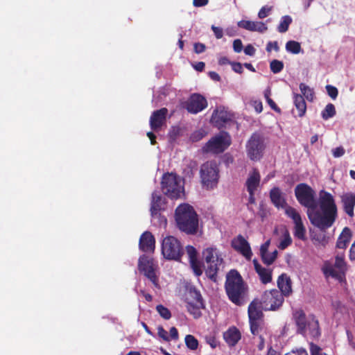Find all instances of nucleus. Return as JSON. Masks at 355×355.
<instances>
[{
    "instance_id": "1",
    "label": "nucleus",
    "mask_w": 355,
    "mask_h": 355,
    "mask_svg": "<svg viewBox=\"0 0 355 355\" xmlns=\"http://www.w3.org/2000/svg\"><path fill=\"white\" fill-rule=\"evenodd\" d=\"M295 196L298 202L307 208L308 218L314 227L325 231L334 225L338 216V209L331 193L324 190L320 191V211L317 210L315 191L307 184H298L295 188Z\"/></svg>"
},
{
    "instance_id": "2",
    "label": "nucleus",
    "mask_w": 355,
    "mask_h": 355,
    "mask_svg": "<svg viewBox=\"0 0 355 355\" xmlns=\"http://www.w3.org/2000/svg\"><path fill=\"white\" fill-rule=\"evenodd\" d=\"M225 291L233 304L241 306L245 302L248 286L241 274L236 270L232 269L226 275Z\"/></svg>"
},
{
    "instance_id": "3",
    "label": "nucleus",
    "mask_w": 355,
    "mask_h": 355,
    "mask_svg": "<svg viewBox=\"0 0 355 355\" xmlns=\"http://www.w3.org/2000/svg\"><path fill=\"white\" fill-rule=\"evenodd\" d=\"M175 219L178 229L187 234H196L198 230V216L193 207L183 203L177 207Z\"/></svg>"
},
{
    "instance_id": "4",
    "label": "nucleus",
    "mask_w": 355,
    "mask_h": 355,
    "mask_svg": "<svg viewBox=\"0 0 355 355\" xmlns=\"http://www.w3.org/2000/svg\"><path fill=\"white\" fill-rule=\"evenodd\" d=\"M206 262L205 274L209 279L216 282L219 267L223 263V259L216 248H207L202 252Z\"/></svg>"
},
{
    "instance_id": "5",
    "label": "nucleus",
    "mask_w": 355,
    "mask_h": 355,
    "mask_svg": "<svg viewBox=\"0 0 355 355\" xmlns=\"http://www.w3.org/2000/svg\"><path fill=\"white\" fill-rule=\"evenodd\" d=\"M161 186L164 194L171 199L179 198L184 192L182 179L173 173H165L163 175Z\"/></svg>"
},
{
    "instance_id": "6",
    "label": "nucleus",
    "mask_w": 355,
    "mask_h": 355,
    "mask_svg": "<svg viewBox=\"0 0 355 355\" xmlns=\"http://www.w3.org/2000/svg\"><path fill=\"white\" fill-rule=\"evenodd\" d=\"M232 144L228 132L223 131L211 137L202 147L205 153L220 154L223 153Z\"/></svg>"
},
{
    "instance_id": "7",
    "label": "nucleus",
    "mask_w": 355,
    "mask_h": 355,
    "mask_svg": "<svg viewBox=\"0 0 355 355\" xmlns=\"http://www.w3.org/2000/svg\"><path fill=\"white\" fill-rule=\"evenodd\" d=\"M162 253L166 259L179 261L184 254V250L177 238L167 236L162 242Z\"/></svg>"
},
{
    "instance_id": "8",
    "label": "nucleus",
    "mask_w": 355,
    "mask_h": 355,
    "mask_svg": "<svg viewBox=\"0 0 355 355\" xmlns=\"http://www.w3.org/2000/svg\"><path fill=\"white\" fill-rule=\"evenodd\" d=\"M266 148L263 136L259 132H254L245 145L246 154L252 161L260 160Z\"/></svg>"
},
{
    "instance_id": "9",
    "label": "nucleus",
    "mask_w": 355,
    "mask_h": 355,
    "mask_svg": "<svg viewBox=\"0 0 355 355\" xmlns=\"http://www.w3.org/2000/svg\"><path fill=\"white\" fill-rule=\"evenodd\" d=\"M261 304L259 299H254L248 306V313L250 331L253 335H258L263 318Z\"/></svg>"
},
{
    "instance_id": "10",
    "label": "nucleus",
    "mask_w": 355,
    "mask_h": 355,
    "mask_svg": "<svg viewBox=\"0 0 355 355\" xmlns=\"http://www.w3.org/2000/svg\"><path fill=\"white\" fill-rule=\"evenodd\" d=\"M282 294L277 289L266 291L259 300L265 311H275L282 306L284 302Z\"/></svg>"
},
{
    "instance_id": "11",
    "label": "nucleus",
    "mask_w": 355,
    "mask_h": 355,
    "mask_svg": "<svg viewBox=\"0 0 355 355\" xmlns=\"http://www.w3.org/2000/svg\"><path fill=\"white\" fill-rule=\"evenodd\" d=\"M323 272L327 277H331L338 280H342L347 270V264L343 253L338 254L335 257L334 264H325L322 268Z\"/></svg>"
},
{
    "instance_id": "12",
    "label": "nucleus",
    "mask_w": 355,
    "mask_h": 355,
    "mask_svg": "<svg viewBox=\"0 0 355 355\" xmlns=\"http://www.w3.org/2000/svg\"><path fill=\"white\" fill-rule=\"evenodd\" d=\"M200 178L202 184L212 188L218 182V169L214 162H207L201 166Z\"/></svg>"
},
{
    "instance_id": "13",
    "label": "nucleus",
    "mask_w": 355,
    "mask_h": 355,
    "mask_svg": "<svg viewBox=\"0 0 355 355\" xmlns=\"http://www.w3.org/2000/svg\"><path fill=\"white\" fill-rule=\"evenodd\" d=\"M207 105V101L205 96L194 93L184 103V107L191 114H198L205 110Z\"/></svg>"
},
{
    "instance_id": "14",
    "label": "nucleus",
    "mask_w": 355,
    "mask_h": 355,
    "mask_svg": "<svg viewBox=\"0 0 355 355\" xmlns=\"http://www.w3.org/2000/svg\"><path fill=\"white\" fill-rule=\"evenodd\" d=\"M231 245L234 250L250 261L252 256V250L248 241L239 234L232 240Z\"/></svg>"
},
{
    "instance_id": "15",
    "label": "nucleus",
    "mask_w": 355,
    "mask_h": 355,
    "mask_svg": "<svg viewBox=\"0 0 355 355\" xmlns=\"http://www.w3.org/2000/svg\"><path fill=\"white\" fill-rule=\"evenodd\" d=\"M168 109L162 107L154 111L149 120L150 128L154 131H159L162 126L166 125Z\"/></svg>"
},
{
    "instance_id": "16",
    "label": "nucleus",
    "mask_w": 355,
    "mask_h": 355,
    "mask_svg": "<svg viewBox=\"0 0 355 355\" xmlns=\"http://www.w3.org/2000/svg\"><path fill=\"white\" fill-rule=\"evenodd\" d=\"M232 115L227 111L224 107H219L216 109L211 115V121L214 126L222 128L225 125L231 121Z\"/></svg>"
},
{
    "instance_id": "17",
    "label": "nucleus",
    "mask_w": 355,
    "mask_h": 355,
    "mask_svg": "<svg viewBox=\"0 0 355 355\" xmlns=\"http://www.w3.org/2000/svg\"><path fill=\"white\" fill-rule=\"evenodd\" d=\"M343 211L350 218L354 216L355 192H347L340 196Z\"/></svg>"
},
{
    "instance_id": "18",
    "label": "nucleus",
    "mask_w": 355,
    "mask_h": 355,
    "mask_svg": "<svg viewBox=\"0 0 355 355\" xmlns=\"http://www.w3.org/2000/svg\"><path fill=\"white\" fill-rule=\"evenodd\" d=\"M139 249L144 252H154L155 249V239L151 232H144L139 239Z\"/></svg>"
},
{
    "instance_id": "19",
    "label": "nucleus",
    "mask_w": 355,
    "mask_h": 355,
    "mask_svg": "<svg viewBox=\"0 0 355 355\" xmlns=\"http://www.w3.org/2000/svg\"><path fill=\"white\" fill-rule=\"evenodd\" d=\"M269 196L271 202L277 209H284L288 206L285 194L278 187H275L270 189Z\"/></svg>"
},
{
    "instance_id": "20",
    "label": "nucleus",
    "mask_w": 355,
    "mask_h": 355,
    "mask_svg": "<svg viewBox=\"0 0 355 355\" xmlns=\"http://www.w3.org/2000/svg\"><path fill=\"white\" fill-rule=\"evenodd\" d=\"M159 266L153 258L145 254L141 256L138 261V270L141 274L153 270H158Z\"/></svg>"
},
{
    "instance_id": "21",
    "label": "nucleus",
    "mask_w": 355,
    "mask_h": 355,
    "mask_svg": "<svg viewBox=\"0 0 355 355\" xmlns=\"http://www.w3.org/2000/svg\"><path fill=\"white\" fill-rule=\"evenodd\" d=\"M277 286L282 297H288L293 293L292 281L291 277L286 273L280 275L277 279Z\"/></svg>"
},
{
    "instance_id": "22",
    "label": "nucleus",
    "mask_w": 355,
    "mask_h": 355,
    "mask_svg": "<svg viewBox=\"0 0 355 355\" xmlns=\"http://www.w3.org/2000/svg\"><path fill=\"white\" fill-rule=\"evenodd\" d=\"M293 320L297 326V332L305 336L306 334V324L308 319L302 309H298L294 311L293 314Z\"/></svg>"
},
{
    "instance_id": "23",
    "label": "nucleus",
    "mask_w": 355,
    "mask_h": 355,
    "mask_svg": "<svg viewBox=\"0 0 355 355\" xmlns=\"http://www.w3.org/2000/svg\"><path fill=\"white\" fill-rule=\"evenodd\" d=\"M261 175L259 170L254 168L249 173L245 182V187L248 192H255L259 187Z\"/></svg>"
},
{
    "instance_id": "24",
    "label": "nucleus",
    "mask_w": 355,
    "mask_h": 355,
    "mask_svg": "<svg viewBox=\"0 0 355 355\" xmlns=\"http://www.w3.org/2000/svg\"><path fill=\"white\" fill-rule=\"evenodd\" d=\"M239 28L250 31L263 33L268 30L267 26L262 21L241 20L237 23Z\"/></svg>"
},
{
    "instance_id": "25",
    "label": "nucleus",
    "mask_w": 355,
    "mask_h": 355,
    "mask_svg": "<svg viewBox=\"0 0 355 355\" xmlns=\"http://www.w3.org/2000/svg\"><path fill=\"white\" fill-rule=\"evenodd\" d=\"M252 262L254 270L259 275L261 282L263 284L271 282L272 275V270L263 267L256 259H254Z\"/></svg>"
},
{
    "instance_id": "26",
    "label": "nucleus",
    "mask_w": 355,
    "mask_h": 355,
    "mask_svg": "<svg viewBox=\"0 0 355 355\" xmlns=\"http://www.w3.org/2000/svg\"><path fill=\"white\" fill-rule=\"evenodd\" d=\"M241 338V332L236 327H231L223 333V338L230 347L235 346Z\"/></svg>"
},
{
    "instance_id": "27",
    "label": "nucleus",
    "mask_w": 355,
    "mask_h": 355,
    "mask_svg": "<svg viewBox=\"0 0 355 355\" xmlns=\"http://www.w3.org/2000/svg\"><path fill=\"white\" fill-rule=\"evenodd\" d=\"M309 331V335L313 338H318L321 333L318 319L313 315H310L306 324V332Z\"/></svg>"
},
{
    "instance_id": "28",
    "label": "nucleus",
    "mask_w": 355,
    "mask_h": 355,
    "mask_svg": "<svg viewBox=\"0 0 355 355\" xmlns=\"http://www.w3.org/2000/svg\"><path fill=\"white\" fill-rule=\"evenodd\" d=\"M164 204V200L162 196L157 192L155 191L152 193V200L150 206V213L152 216H155L159 214L162 209V206Z\"/></svg>"
},
{
    "instance_id": "29",
    "label": "nucleus",
    "mask_w": 355,
    "mask_h": 355,
    "mask_svg": "<svg viewBox=\"0 0 355 355\" xmlns=\"http://www.w3.org/2000/svg\"><path fill=\"white\" fill-rule=\"evenodd\" d=\"M351 239V230L347 227H344L337 239L336 248L339 249H345L347 247V245L349 244Z\"/></svg>"
},
{
    "instance_id": "30",
    "label": "nucleus",
    "mask_w": 355,
    "mask_h": 355,
    "mask_svg": "<svg viewBox=\"0 0 355 355\" xmlns=\"http://www.w3.org/2000/svg\"><path fill=\"white\" fill-rule=\"evenodd\" d=\"M293 103L297 110L298 116H304L306 111V103L303 96L301 94H295L293 96Z\"/></svg>"
},
{
    "instance_id": "31",
    "label": "nucleus",
    "mask_w": 355,
    "mask_h": 355,
    "mask_svg": "<svg viewBox=\"0 0 355 355\" xmlns=\"http://www.w3.org/2000/svg\"><path fill=\"white\" fill-rule=\"evenodd\" d=\"M203 302H188L187 304V311L191 314L195 318H198L201 316V309H204Z\"/></svg>"
},
{
    "instance_id": "32",
    "label": "nucleus",
    "mask_w": 355,
    "mask_h": 355,
    "mask_svg": "<svg viewBox=\"0 0 355 355\" xmlns=\"http://www.w3.org/2000/svg\"><path fill=\"white\" fill-rule=\"evenodd\" d=\"M159 269L158 270H153L143 274L152 284L156 289H160L159 284Z\"/></svg>"
},
{
    "instance_id": "33",
    "label": "nucleus",
    "mask_w": 355,
    "mask_h": 355,
    "mask_svg": "<svg viewBox=\"0 0 355 355\" xmlns=\"http://www.w3.org/2000/svg\"><path fill=\"white\" fill-rule=\"evenodd\" d=\"M284 209L286 215L293 220L295 225L302 221L300 213L294 207L288 205Z\"/></svg>"
},
{
    "instance_id": "34",
    "label": "nucleus",
    "mask_w": 355,
    "mask_h": 355,
    "mask_svg": "<svg viewBox=\"0 0 355 355\" xmlns=\"http://www.w3.org/2000/svg\"><path fill=\"white\" fill-rule=\"evenodd\" d=\"M292 18L289 15H284L282 17L280 23L277 26V31L279 33H285L288 30L289 26L292 23Z\"/></svg>"
},
{
    "instance_id": "35",
    "label": "nucleus",
    "mask_w": 355,
    "mask_h": 355,
    "mask_svg": "<svg viewBox=\"0 0 355 355\" xmlns=\"http://www.w3.org/2000/svg\"><path fill=\"white\" fill-rule=\"evenodd\" d=\"M292 243V239L291 237L290 233L287 230H284L282 239H281L279 244L278 245V248L280 250H285Z\"/></svg>"
},
{
    "instance_id": "36",
    "label": "nucleus",
    "mask_w": 355,
    "mask_h": 355,
    "mask_svg": "<svg viewBox=\"0 0 355 355\" xmlns=\"http://www.w3.org/2000/svg\"><path fill=\"white\" fill-rule=\"evenodd\" d=\"M300 89L301 93L309 101H312L314 98V92L313 89L310 88L309 86L305 85L304 83L300 84Z\"/></svg>"
},
{
    "instance_id": "37",
    "label": "nucleus",
    "mask_w": 355,
    "mask_h": 355,
    "mask_svg": "<svg viewBox=\"0 0 355 355\" xmlns=\"http://www.w3.org/2000/svg\"><path fill=\"white\" fill-rule=\"evenodd\" d=\"M336 108L332 103H328L322 111L321 115L324 120H327L336 115Z\"/></svg>"
},
{
    "instance_id": "38",
    "label": "nucleus",
    "mask_w": 355,
    "mask_h": 355,
    "mask_svg": "<svg viewBox=\"0 0 355 355\" xmlns=\"http://www.w3.org/2000/svg\"><path fill=\"white\" fill-rule=\"evenodd\" d=\"M294 236L302 241L306 239V229L303 225L302 221L295 225Z\"/></svg>"
},
{
    "instance_id": "39",
    "label": "nucleus",
    "mask_w": 355,
    "mask_h": 355,
    "mask_svg": "<svg viewBox=\"0 0 355 355\" xmlns=\"http://www.w3.org/2000/svg\"><path fill=\"white\" fill-rule=\"evenodd\" d=\"M286 49L290 53L297 54L301 51V45L298 42L290 40L286 44Z\"/></svg>"
},
{
    "instance_id": "40",
    "label": "nucleus",
    "mask_w": 355,
    "mask_h": 355,
    "mask_svg": "<svg viewBox=\"0 0 355 355\" xmlns=\"http://www.w3.org/2000/svg\"><path fill=\"white\" fill-rule=\"evenodd\" d=\"M278 252L277 250L272 252H267L263 257H261L263 263L267 266L272 264L277 258Z\"/></svg>"
},
{
    "instance_id": "41",
    "label": "nucleus",
    "mask_w": 355,
    "mask_h": 355,
    "mask_svg": "<svg viewBox=\"0 0 355 355\" xmlns=\"http://www.w3.org/2000/svg\"><path fill=\"white\" fill-rule=\"evenodd\" d=\"M186 346L191 350H196L198 347V340L192 335H187L184 338Z\"/></svg>"
},
{
    "instance_id": "42",
    "label": "nucleus",
    "mask_w": 355,
    "mask_h": 355,
    "mask_svg": "<svg viewBox=\"0 0 355 355\" xmlns=\"http://www.w3.org/2000/svg\"><path fill=\"white\" fill-rule=\"evenodd\" d=\"M284 62L278 60H273L270 62V69L273 73H278L284 69Z\"/></svg>"
},
{
    "instance_id": "43",
    "label": "nucleus",
    "mask_w": 355,
    "mask_h": 355,
    "mask_svg": "<svg viewBox=\"0 0 355 355\" xmlns=\"http://www.w3.org/2000/svg\"><path fill=\"white\" fill-rule=\"evenodd\" d=\"M156 310L159 313V315L164 320H169L171 318V313L170 310L162 304L157 305L156 306Z\"/></svg>"
},
{
    "instance_id": "44",
    "label": "nucleus",
    "mask_w": 355,
    "mask_h": 355,
    "mask_svg": "<svg viewBox=\"0 0 355 355\" xmlns=\"http://www.w3.org/2000/svg\"><path fill=\"white\" fill-rule=\"evenodd\" d=\"M191 264V267L193 270L194 274L199 277L202 274V270L201 267L200 263L198 261V259L193 260L189 261Z\"/></svg>"
},
{
    "instance_id": "45",
    "label": "nucleus",
    "mask_w": 355,
    "mask_h": 355,
    "mask_svg": "<svg viewBox=\"0 0 355 355\" xmlns=\"http://www.w3.org/2000/svg\"><path fill=\"white\" fill-rule=\"evenodd\" d=\"M186 252H187V254H188L189 261L198 259L197 251L193 246L187 245L186 247Z\"/></svg>"
},
{
    "instance_id": "46",
    "label": "nucleus",
    "mask_w": 355,
    "mask_h": 355,
    "mask_svg": "<svg viewBox=\"0 0 355 355\" xmlns=\"http://www.w3.org/2000/svg\"><path fill=\"white\" fill-rule=\"evenodd\" d=\"M272 6H263L258 12V17L259 19H263L266 17L272 11Z\"/></svg>"
},
{
    "instance_id": "47",
    "label": "nucleus",
    "mask_w": 355,
    "mask_h": 355,
    "mask_svg": "<svg viewBox=\"0 0 355 355\" xmlns=\"http://www.w3.org/2000/svg\"><path fill=\"white\" fill-rule=\"evenodd\" d=\"M326 90L327 92L328 95L332 98L336 99L338 94V89L331 85H327L326 86Z\"/></svg>"
},
{
    "instance_id": "48",
    "label": "nucleus",
    "mask_w": 355,
    "mask_h": 355,
    "mask_svg": "<svg viewBox=\"0 0 355 355\" xmlns=\"http://www.w3.org/2000/svg\"><path fill=\"white\" fill-rule=\"evenodd\" d=\"M190 294L193 297L192 302H203V299L200 291H197L195 288L190 289Z\"/></svg>"
},
{
    "instance_id": "49",
    "label": "nucleus",
    "mask_w": 355,
    "mask_h": 355,
    "mask_svg": "<svg viewBox=\"0 0 355 355\" xmlns=\"http://www.w3.org/2000/svg\"><path fill=\"white\" fill-rule=\"evenodd\" d=\"M157 334L159 338L163 339L164 341H169L170 338L168 335V332L163 328V327L159 326L157 328Z\"/></svg>"
},
{
    "instance_id": "50",
    "label": "nucleus",
    "mask_w": 355,
    "mask_h": 355,
    "mask_svg": "<svg viewBox=\"0 0 355 355\" xmlns=\"http://www.w3.org/2000/svg\"><path fill=\"white\" fill-rule=\"evenodd\" d=\"M265 97L266 98L267 103L270 105L272 110H275V112L280 113L281 110L280 108L277 105V104L275 103V101L269 97V95L267 94H265Z\"/></svg>"
},
{
    "instance_id": "51",
    "label": "nucleus",
    "mask_w": 355,
    "mask_h": 355,
    "mask_svg": "<svg viewBox=\"0 0 355 355\" xmlns=\"http://www.w3.org/2000/svg\"><path fill=\"white\" fill-rule=\"evenodd\" d=\"M194 52L197 54L202 53L206 50V46L200 42H196L193 44Z\"/></svg>"
},
{
    "instance_id": "52",
    "label": "nucleus",
    "mask_w": 355,
    "mask_h": 355,
    "mask_svg": "<svg viewBox=\"0 0 355 355\" xmlns=\"http://www.w3.org/2000/svg\"><path fill=\"white\" fill-rule=\"evenodd\" d=\"M345 150L343 146H339L332 150V154L334 157H340L344 155Z\"/></svg>"
},
{
    "instance_id": "53",
    "label": "nucleus",
    "mask_w": 355,
    "mask_h": 355,
    "mask_svg": "<svg viewBox=\"0 0 355 355\" xmlns=\"http://www.w3.org/2000/svg\"><path fill=\"white\" fill-rule=\"evenodd\" d=\"M211 28L213 31L214 35L217 39H220L223 37V31L222 28L212 25Z\"/></svg>"
},
{
    "instance_id": "54",
    "label": "nucleus",
    "mask_w": 355,
    "mask_h": 355,
    "mask_svg": "<svg viewBox=\"0 0 355 355\" xmlns=\"http://www.w3.org/2000/svg\"><path fill=\"white\" fill-rule=\"evenodd\" d=\"M233 49L236 53H240L243 49V44L240 39H236L233 42Z\"/></svg>"
},
{
    "instance_id": "55",
    "label": "nucleus",
    "mask_w": 355,
    "mask_h": 355,
    "mask_svg": "<svg viewBox=\"0 0 355 355\" xmlns=\"http://www.w3.org/2000/svg\"><path fill=\"white\" fill-rule=\"evenodd\" d=\"M230 64L232 65V69L234 72L240 74L243 73V66L240 62H233L230 63Z\"/></svg>"
},
{
    "instance_id": "56",
    "label": "nucleus",
    "mask_w": 355,
    "mask_h": 355,
    "mask_svg": "<svg viewBox=\"0 0 355 355\" xmlns=\"http://www.w3.org/2000/svg\"><path fill=\"white\" fill-rule=\"evenodd\" d=\"M266 49L268 52H270L272 49H274L275 51H278L279 48L277 42H268L266 45Z\"/></svg>"
},
{
    "instance_id": "57",
    "label": "nucleus",
    "mask_w": 355,
    "mask_h": 355,
    "mask_svg": "<svg viewBox=\"0 0 355 355\" xmlns=\"http://www.w3.org/2000/svg\"><path fill=\"white\" fill-rule=\"evenodd\" d=\"M270 240H268L267 241H266L263 244H262L261 245V248H260V256L261 257H263L265 254L268 252V248L270 245Z\"/></svg>"
},
{
    "instance_id": "58",
    "label": "nucleus",
    "mask_w": 355,
    "mask_h": 355,
    "mask_svg": "<svg viewBox=\"0 0 355 355\" xmlns=\"http://www.w3.org/2000/svg\"><path fill=\"white\" fill-rule=\"evenodd\" d=\"M284 355H309L306 349L300 348L296 350H292Z\"/></svg>"
},
{
    "instance_id": "59",
    "label": "nucleus",
    "mask_w": 355,
    "mask_h": 355,
    "mask_svg": "<svg viewBox=\"0 0 355 355\" xmlns=\"http://www.w3.org/2000/svg\"><path fill=\"white\" fill-rule=\"evenodd\" d=\"M244 53L248 55L252 56L255 53V49L252 44H248L245 47Z\"/></svg>"
},
{
    "instance_id": "60",
    "label": "nucleus",
    "mask_w": 355,
    "mask_h": 355,
    "mask_svg": "<svg viewBox=\"0 0 355 355\" xmlns=\"http://www.w3.org/2000/svg\"><path fill=\"white\" fill-rule=\"evenodd\" d=\"M209 0H193V5L195 7H202L207 5Z\"/></svg>"
},
{
    "instance_id": "61",
    "label": "nucleus",
    "mask_w": 355,
    "mask_h": 355,
    "mask_svg": "<svg viewBox=\"0 0 355 355\" xmlns=\"http://www.w3.org/2000/svg\"><path fill=\"white\" fill-rule=\"evenodd\" d=\"M170 336L171 339L175 340L179 338L178 331L175 327H173L170 329Z\"/></svg>"
},
{
    "instance_id": "62",
    "label": "nucleus",
    "mask_w": 355,
    "mask_h": 355,
    "mask_svg": "<svg viewBox=\"0 0 355 355\" xmlns=\"http://www.w3.org/2000/svg\"><path fill=\"white\" fill-rule=\"evenodd\" d=\"M349 258L351 261L355 260V241H354L349 249Z\"/></svg>"
},
{
    "instance_id": "63",
    "label": "nucleus",
    "mask_w": 355,
    "mask_h": 355,
    "mask_svg": "<svg viewBox=\"0 0 355 355\" xmlns=\"http://www.w3.org/2000/svg\"><path fill=\"white\" fill-rule=\"evenodd\" d=\"M205 67V64L203 62H198L193 65V68L198 71H202Z\"/></svg>"
},
{
    "instance_id": "64",
    "label": "nucleus",
    "mask_w": 355,
    "mask_h": 355,
    "mask_svg": "<svg viewBox=\"0 0 355 355\" xmlns=\"http://www.w3.org/2000/svg\"><path fill=\"white\" fill-rule=\"evenodd\" d=\"M266 355H281V353L276 349H273L272 346H270L268 349V352Z\"/></svg>"
}]
</instances>
